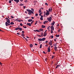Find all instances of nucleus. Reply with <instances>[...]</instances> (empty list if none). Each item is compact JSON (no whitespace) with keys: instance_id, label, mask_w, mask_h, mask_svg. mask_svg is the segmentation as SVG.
Masks as SVG:
<instances>
[{"instance_id":"obj_33","label":"nucleus","mask_w":74,"mask_h":74,"mask_svg":"<svg viewBox=\"0 0 74 74\" xmlns=\"http://www.w3.org/2000/svg\"><path fill=\"white\" fill-rule=\"evenodd\" d=\"M21 35L22 37H24V36H25V35H24V34H21Z\"/></svg>"},{"instance_id":"obj_40","label":"nucleus","mask_w":74,"mask_h":74,"mask_svg":"<svg viewBox=\"0 0 74 74\" xmlns=\"http://www.w3.org/2000/svg\"><path fill=\"white\" fill-rule=\"evenodd\" d=\"M40 19L41 20V21H42V20H43V18H40Z\"/></svg>"},{"instance_id":"obj_16","label":"nucleus","mask_w":74,"mask_h":74,"mask_svg":"<svg viewBox=\"0 0 74 74\" xmlns=\"http://www.w3.org/2000/svg\"><path fill=\"white\" fill-rule=\"evenodd\" d=\"M48 21H45L43 22V23L44 24H45V23H47V22H48Z\"/></svg>"},{"instance_id":"obj_35","label":"nucleus","mask_w":74,"mask_h":74,"mask_svg":"<svg viewBox=\"0 0 74 74\" xmlns=\"http://www.w3.org/2000/svg\"><path fill=\"white\" fill-rule=\"evenodd\" d=\"M42 45L41 44V45H40V48H42Z\"/></svg>"},{"instance_id":"obj_12","label":"nucleus","mask_w":74,"mask_h":74,"mask_svg":"<svg viewBox=\"0 0 74 74\" xmlns=\"http://www.w3.org/2000/svg\"><path fill=\"white\" fill-rule=\"evenodd\" d=\"M27 25H28L29 26H31V24L30 23H27Z\"/></svg>"},{"instance_id":"obj_24","label":"nucleus","mask_w":74,"mask_h":74,"mask_svg":"<svg viewBox=\"0 0 74 74\" xmlns=\"http://www.w3.org/2000/svg\"><path fill=\"white\" fill-rule=\"evenodd\" d=\"M53 46H54V47H56V46H57V44H53Z\"/></svg>"},{"instance_id":"obj_27","label":"nucleus","mask_w":74,"mask_h":74,"mask_svg":"<svg viewBox=\"0 0 74 74\" xmlns=\"http://www.w3.org/2000/svg\"><path fill=\"white\" fill-rule=\"evenodd\" d=\"M56 36L57 37H59V36H60V35H56Z\"/></svg>"},{"instance_id":"obj_11","label":"nucleus","mask_w":74,"mask_h":74,"mask_svg":"<svg viewBox=\"0 0 74 74\" xmlns=\"http://www.w3.org/2000/svg\"><path fill=\"white\" fill-rule=\"evenodd\" d=\"M19 27H17L15 28V30H19Z\"/></svg>"},{"instance_id":"obj_45","label":"nucleus","mask_w":74,"mask_h":74,"mask_svg":"<svg viewBox=\"0 0 74 74\" xmlns=\"http://www.w3.org/2000/svg\"><path fill=\"white\" fill-rule=\"evenodd\" d=\"M54 57V56H52V57H51L52 59H53V57Z\"/></svg>"},{"instance_id":"obj_37","label":"nucleus","mask_w":74,"mask_h":74,"mask_svg":"<svg viewBox=\"0 0 74 74\" xmlns=\"http://www.w3.org/2000/svg\"><path fill=\"white\" fill-rule=\"evenodd\" d=\"M60 66H61V65H58L57 66L58 68V67H60Z\"/></svg>"},{"instance_id":"obj_55","label":"nucleus","mask_w":74,"mask_h":74,"mask_svg":"<svg viewBox=\"0 0 74 74\" xmlns=\"http://www.w3.org/2000/svg\"><path fill=\"white\" fill-rule=\"evenodd\" d=\"M22 33L23 34L24 33V31H22Z\"/></svg>"},{"instance_id":"obj_50","label":"nucleus","mask_w":74,"mask_h":74,"mask_svg":"<svg viewBox=\"0 0 74 74\" xmlns=\"http://www.w3.org/2000/svg\"><path fill=\"white\" fill-rule=\"evenodd\" d=\"M5 19H6V20H8V19H9L8 18H5Z\"/></svg>"},{"instance_id":"obj_28","label":"nucleus","mask_w":74,"mask_h":74,"mask_svg":"<svg viewBox=\"0 0 74 74\" xmlns=\"http://www.w3.org/2000/svg\"><path fill=\"white\" fill-rule=\"evenodd\" d=\"M38 40L40 41H42V39H39Z\"/></svg>"},{"instance_id":"obj_14","label":"nucleus","mask_w":74,"mask_h":74,"mask_svg":"<svg viewBox=\"0 0 74 74\" xmlns=\"http://www.w3.org/2000/svg\"><path fill=\"white\" fill-rule=\"evenodd\" d=\"M46 39V38H43L42 39V41H44L45 40V39Z\"/></svg>"},{"instance_id":"obj_63","label":"nucleus","mask_w":74,"mask_h":74,"mask_svg":"<svg viewBox=\"0 0 74 74\" xmlns=\"http://www.w3.org/2000/svg\"><path fill=\"white\" fill-rule=\"evenodd\" d=\"M35 45H37V44L35 43Z\"/></svg>"},{"instance_id":"obj_30","label":"nucleus","mask_w":74,"mask_h":74,"mask_svg":"<svg viewBox=\"0 0 74 74\" xmlns=\"http://www.w3.org/2000/svg\"><path fill=\"white\" fill-rule=\"evenodd\" d=\"M38 22V21H36V22H35V25H37V24Z\"/></svg>"},{"instance_id":"obj_13","label":"nucleus","mask_w":74,"mask_h":74,"mask_svg":"<svg viewBox=\"0 0 74 74\" xmlns=\"http://www.w3.org/2000/svg\"><path fill=\"white\" fill-rule=\"evenodd\" d=\"M7 22H8V23H10V19H8V20L6 21Z\"/></svg>"},{"instance_id":"obj_36","label":"nucleus","mask_w":74,"mask_h":74,"mask_svg":"<svg viewBox=\"0 0 74 74\" xmlns=\"http://www.w3.org/2000/svg\"><path fill=\"white\" fill-rule=\"evenodd\" d=\"M35 16H38V14L37 13L36 14H35Z\"/></svg>"},{"instance_id":"obj_31","label":"nucleus","mask_w":74,"mask_h":74,"mask_svg":"<svg viewBox=\"0 0 74 74\" xmlns=\"http://www.w3.org/2000/svg\"><path fill=\"white\" fill-rule=\"evenodd\" d=\"M39 13L41 12V9L39 10Z\"/></svg>"},{"instance_id":"obj_19","label":"nucleus","mask_w":74,"mask_h":74,"mask_svg":"<svg viewBox=\"0 0 74 74\" xmlns=\"http://www.w3.org/2000/svg\"><path fill=\"white\" fill-rule=\"evenodd\" d=\"M25 37H23V39H24V40H26V41H27L28 40H27V38H25Z\"/></svg>"},{"instance_id":"obj_17","label":"nucleus","mask_w":74,"mask_h":74,"mask_svg":"<svg viewBox=\"0 0 74 74\" xmlns=\"http://www.w3.org/2000/svg\"><path fill=\"white\" fill-rule=\"evenodd\" d=\"M14 1H16V2H19V0H14Z\"/></svg>"},{"instance_id":"obj_58","label":"nucleus","mask_w":74,"mask_h":74,"mask_svg":"<svg viewBox=\"0 0 74 74\" xmlns=\"http://www.w3.org/2000/svg\"><path fill=\"white\" fill-rule=\"evenodd\" d=\"M59 26V24H57V26Z\"/></svg>"},{"instance_id":"obj_41","label":"nucleus","mask_w":74,"mask_h":74,"mask_svg":"<svg viewBox=\"0 0 74 74\" xmlns=\"http://www.w3.org/2000/svg\"><path fill=\"white\" fill-rule=\"evenodd\" d=\"M53 30H51V33H53Z\"/></svg>"},{"instance_id":"obj_57","label":"nucleus","mask_w":74,"mask_h":74,"mask_svg":"<svg viewBox=\"0 0 74 74\" xmlns=\"http://www.w3.org/2000/svg\"><path fill=\"white\" fill-rule=\"evenodd\" d=\"M11 17L12 18H14V17L13 16H11Z\"/></svg>"},{"instance_id":"obj_48","label":"nucleus","mask_w":74,"mask_h":74,"mask_svg":"<svg viewBox=\"0 0 74 74\" xmlns=\"http://www.w3.org/2000/svg\"><path fill=\"white\" fill-rule=\"evenodd\" d=\"M58 32H60V29H58Z\"/></svg>"},{"instance_id":"obj_9","label":"nucleus","mask_w":74,"mask_h":74,"mask_svg":"<svg viewBox=\"0 0 74 74\" xmlns=\"http://www.w3.org/2000/svg\"><path fill=\"white\" fill-rule=\"evenodd\" d=\"M46 35H47V32H44V34L43 36L44 37H45V36H46Z\"/></svg>"},{"instance_id":"obj_53","label":"nucleus","mask_w":74,"mask_h":74,"mask_svg":"<svg viewBox=\"0 0 74 74\" xmlns=\"http://www.w3.org/2000/svg\"><path fill=\"white\" fill-rule=\"evenodd\" d=\"M29 18V17H25V19H27V18Z\"/></svg>"},{"instance_id":"obj_23","label":"nucleus","mask_w":74,"mask_h":74,"mask_svg":"<svg viewBox=\"0 0 74 74\" xmlns=\"http://www.w3.org/2000/svg\"><path fill=\"white\" fill-rule=\"evenodd\" d=\"M30 47H31V48H32L33 47V45L31 44L30 45Z\"/></svg>"},{"instance_id":"obj_52","label":"nucleus","mask_w":74,"mask_h":74,"mask_svg":"<svg viewBox=\"0 0 74 74\" xmlns=\"http://www.w3.org/2000/svg\"><path fill=\"white\" fill-rule=\"evenodd\" d=\"M48 42V41H46L45 42L46 43H47Z\"/></svg>"},{"instance_id":"obj_2","label":"nucleus","mask_w":74,"mask_h":74,"mask_svg":"<svg viewBox=\"0 0 74 74\" xmlns=\"http://www.w3.org/2000/svg\"><path fill=\"white\" fill-rule=\"evenodd\" d=\"M27 11L28 12H31V13L33 14H34V12H33L31 10L27 9Z\"/></svg>"},{"instance_id":"obj_56","label":"nucleus","mask_w":74,"mask_h":74,"mask_svg":"<svg viewBox=\"0 0 74 74\" xmlns=\"http://www.w3.org/2000/svg\"><path fill=\"white\" fill-rule=\"evenodd\" d=\"M41 18H43V16H41Z\"/></svg>"},{"instance_id":"obj_18","label":"nucleus","mask_w":74,"mask_h":74,"mask_svg":"<svg viewBox=\"0 0 74 74\" xmlns=\"http://www.w3.org/2000/svg\"><path fill=\"white\" fill-rule=\"evenodd\" d=\"M49 45H52V43L51 42H49Z\"/></svg>"},{"instance_id":"obj_21","label":"nucleus","mask_w":74,"mask_h":74,"mask_svg":"<svg viewBox=\"0 0 74 74\" xmlns=\"http://www.w3.org/2000/svg\"><path fill=\"white\" fill-rule=\"evenodd\" d=\"M5 25L6 26H8V23H7V22H5Z\"/></svg>"},{"instance_id":"obj_1","label":"nucleus","mask_w":74,"mask_h":74,"mask_svg":"<svg viewBox=\"0 0 74 74\" xmlns=\"http://www.w3.org/2000/svg\"><path fill=\"white\" fill-rule=\"evenodd\" d=\"M46 11L47 12H46L45 13V15H46L48 16V15H49V14H50V12H49V11H48V10H46Z\"/></svg>"},{"instance_id":"obj_44","label":"nucleus","mask_w":74,"mask_h":74,"mask_svg":"<svg viewBox=\"0 0 74 74\" xmlns=\"http://www.w3.org/2000/svg\"><path fill=\"white\" fill-rule=\"evenodd\" d=\"M23 5V4H20V5H21V6H22V5Z\"/></svg>"},{"instance_id":"obj_59","label":"nucleus","mask_w":74,"mask_h":74,"mask_svg":"<svg viewBox=\"0 0 74 74\" xmlns=\"http://www.w3.org/2000/svg\"><path fill=\"white\" fill-rule=\"evenodd\" d=\"M25 1V2H27V0H26Z\"/></svg>"},{"instance_id":"obj_10","label":"nucleus","mask_w":74,"mask_h":74,"mask_svg":"<svg viewBox=\"0 0 74 74\" xmlns=\"http://www.w3.org/2000/svg\"><path fill=\"white\" fill-rule=\"evenodd\" d=\"M55 21H53V22L51 23V25L52 26H53V25H55Z\"/></svg>"},{"instance_id":"obj_46","label":"nucleus","mask_w":74,"mask_h":74,"mask_svg":"<svg viewBox=\"0 0 74 74\" xmlns=\"http://www.w3.org/2000/svg\"><path fill=\"white\" fill-rule=\"evenodd\" d=\"M45 5H48V3H45Z\"/></svg>"},{"instance_id":"obj_4","label":"nucleus","mask_w":74,"mask_h":74,"mask_svg":"<svg viewBox=\"0 0 74 74\" xmlns=\"http://www.w3.org/2000/svg\"><path fill=\"white\" fill-rule=\"evenodd\" d=\"M41 36L40 35H37V36L38 37H43V33H41Z\"/></svg>"},{"instance_id":"obj_32","label":"nucleus","mask_w":74,"mask_h":74,"mask_svg":"<svg viewBox=\"0 0 74 74\" xmlns=\"http://www.w3.org/2000/svg\"><path fill=\"white\" fill-rule=\"evenodd\" d=\"M31 10L32 11V12H34V9L33 8H31Z\"/></svg>"},{"instance_id":"obj_64","label":"nucleus","mask_w":74,"mask_h":74,"mask_svg":"<svg viewBox=\"0 0 74 74\" xmlns=\"http://www.w3.org/2000/svg\"><path fill=\"white\" fill-rule=\"evenodd\" d=\"M54 40L55 41H56V39H54Z\"/></svg>"},{"instance_id":"obj_20","label":"nucleus","mask_w":74,"mask_h":74,"mask_svg":"<svg viewBox=\"0 0 74 74\" xmlns=\"http://www.w3.org/2000/svg\"><path fill=\"white\" fill-rule=\"evenodd\" d=\"M42 28H45V26H44V25H42Z\"/></svg>"},{"instance_id":"obj_43","label":"nucleus","mask_w":74,"mask_h":74,"mask_svg":"<svg viewBox=\"0 0 74 74\" xmlns=\"http://www.w3.org/2000/svg\"><path fill=\"white\" fill-rule=\"evenodd\" d=\"M9 3H11V1L10 0L9 2Z\"/></svg>"},{"instance_id":"obj_26","label":"nucleus","mask_w":74,"mask_h":74,"mask_svg":"<svg viewBox=\"0 0 74 74\" xmlns=\"http://www.w3.org/2000/svg\"><path fill=\"white\" fill-rule=\"evenodd\" d=\"M40 31H41V32H42L43 31V29H39Z\"/></svg>"},{"instance_id":"obj_15","label":"nucleus","mask_w":74,"mask_h":74,"mask_svg":"<svg viewBox=\"0 0 74 74\" xmlns=\"http://www.w3.org/2000/svg\"><path fill=\"white\" fill-rule=\"evenodd\" d=\"M32 21H33V20L32 19H29L28 20V22H32Z\"/></svg>"},{"instance_id":"obj_49","label":"nucleus","mask_w":74,"mask_h":74,"mask_svg":"<svg viewBox=\"0 0 74 74\" xmlns=\"http://www.w3.org/2000/svg\"><path fill=\"white\" fill-rule=\"evenodd\" d=\"M50 37H53V35H52L51 36H50Z\"/></svg>"},{"instance_id":"obj_5","label":"nucleus","mask_w":74,"mask_h":74,"mask_svg":"<svg viewBox=\"0 0 74 74\" xmlns=\"http://www.w3.org/2000/svg\"><path fill=\"white\" fill-rule=\"evenodd\" d=\"M50 28H51V30H54V27L53 26H52Z\"/></svg>"},{"instance_id":"obj_42","label":"nucleus","mask_w":74,"mask_h":74,"mask_svg":"<svg viewBox=\"0 0 74 74\" xmlns=\"http://www.w3.org/2000/svg\"><path fill=\"white\" fill-rule=\"evenodd\" d=\"M31 13H32V12H28V14L29 15H31Z\"/></svg>"},{"instance_id":"obj_54","label":"nucleus","mask_w":74,"mask_h":74,"mask_svg":"<svg viewBox=\"0 0 74 74\" xmlns=\"http://www.w3.org/2000/svg\"><path fill=\"white\" fill-rule=\"evenodd\" d=\"M39 16H41V13H40L39 14Z\"/></svg>"},{"instance_id":"obj_6","label":"nucleus","mask_w":74,"mask_h":74,"mask_svg":"<svg viewBox=\"0 0 74 74\" xmlns=\"http://www.w3.org/2000/svg\"><path fill=\"white\" fill-rule=\"evenodd\" d=\"M48 52H49L51 51V49H50V47L49 46L48 48Z\"/></svg>"},{"instance_id":"obj_61","label":"nucleus","mask_w":74,"mask_h":74,"mask_svg":"<svg viewBox=\"0 0 74 74\" xmlns=\"http://www.w3.org/2000/svg\"><path fill=\"white\" fill-rule=\"evenodd\" d=\"M17 34L18 35H19V34H19V33H17Z\"/></svg>"},{"instance_id":"obj_29","label":"nucleus","mask_w":74,"mask_h":74,"mask_svg":"<svg viewBox=\"0 0 74 74\" xmlns=\"http://www.w3.org/2000/svg\"><path fill=\"white\" fill-rule=\"evenodd\" d=\"M19 30L22 31V28L19 27Z\"/></svg>"},{"instance_id":"obj_38","label":"nucleus","mask_w":74,"mask_h":74,"mask_svg":"<svg viewBox=\"0 0 74 74\" xmlns=\"http://www.w3.org/2000/svg\"><path fill=\"white\" fill-rule=\"evenodd\" d=\"M20 25L21 26H23V24H22V23H21L20 24Z\"/></svg>"},{"instance_id":"obj_3","label":"nucleus","mask_w":74,"mask_h":74,"mask_svg":"<svg viewBox=\"0 0 74 74\" xmlns=\"http://www.w3.org/2000/svg\"><path fill=\"white\" fill-rule=\"evenodd\" d=\"M47 20L49 22H51L52 20V17H50L49 18H48Z\"/></svg>"},{"instance_id":"obj_47","label":"nucleus","mask_w":74,"mask_h":74,"mask_svg":"<svg viewBox=\"0 0 74 74\" xmlns=\"http://www.w3.org/2000/svg\"><path fill=\"white\" fill-rule=\"evenodd\" d=\"M23 27L25 28V29H26V27H25V26H23Z\"/></svg>"},{"instance_id":"obj_22","label":"nucleus","mask_w":74,"mask_h":74,"mask_svg":"<svg viewBox=\"0 0 74 74\" xmlns=\"http://www.w3.org/2000/svg\"><path fill=\"white\" fill-rule=\"evenodd\" d=\"M50 27V26H49L47 28V29L49 31V28Z\"/></svg>"},{"instance_id":"obj_62","label":"nucleus","mask_w":74,"mask_h":74,"mask_svg":"<svg viewBox=\"0 0 74 74\" xmlns=\"http://www.w3.org/2000/svg\"><path fill=\"white\" fill-rule=\"evenodd\" d=\"M18 22H21V20H18Z\"/></svg>"},{"instance_id":"obj_51","label":"nucleus","mask_w":74,"mask_h":74,"mask_svg":"<svg viewBox=\"0 0 74 74\" xmlns=\"http://www.w3.org/2000/svg\"><path fill=\"white\" fill-rule=\"evenodd\" d=\"M2 63H1V62H0V65H2Z\"/></svg>"},{"instance_id":"obj_8","label":"nucleus","mask_w":74,"mask_h":74,"mask_svg":"<svg viewBox=\"0 0 74 74\" xmlns=\"http://www.w3.org/2000/svg\"><path fill=\"white\" fill-rule=\"evenodd\" d=\"M52 8H51V9L50 8L49 9V11H48L50 12V11L51 12V11H52Z\"/></svg>"},{"instance_id":"obj_60","label":"nucleus","mask_w":74,"mask_h":74,"mask_svg":"<svg viewBox=\"0 0 74 74\" xmlns=\"http://www.w3.org/2000/svg\"><path fill=\"white\" fill-rule=\"evenodd\" d=\"M31 18H32V19H34V17H31Z\"/></svg>"},{"instance_id":"obj_7","label":"nucleus","mask_w":74,"mask_h":74,"mask_svg":"<svg viewBox=\"0 0 74 74\" xmlns=\"http://www.w3.org/2000/svg\"><path fill=\"white\" fill-rule=\"evenodd\" d=\"M57 48H57V47H54V49H55V51H58V49H57Z\"/></svg>"},{"instance_id":"obj_34","label":"nucleus","mask_w":74,"mask_h":74,"mask_svg":"<svg viewBox=\"0 0 74 74\" xmlns=\"http://www.w3.org/2000/svg\"><path fill=\"white\" fill-rule=\"evenodd\" d=\"M36 32H40V31H39V30H38L36 29Z\"/></svg>"},{"instance_id":"obj_25","label":"nucleus","mask_w":74,"mask_h":74,"mask_svg":"<svg viewBox=\"0 0 74 74\" xmlns=\"http://www.w3.org/2000/svg\"><path fill=\"white\" fill-rule=\"evenodd\" d=\"M10 25H14V23H13V22H12L10 23Z\"/></svg>"},{"instance_id":"obj_39","label":"nucleus","mask_w":74,"mask_h":74,"mask_svg":"<svg viewBox=\"0 0 74 74\" xmlns=\"http://www.w3.org/2000/svg\"><path fill=\"white\" fill-rule=\"evenodd\" d=\"M15 21H18V18H17L15 20Z\"/></svg>"}]
</instances>
